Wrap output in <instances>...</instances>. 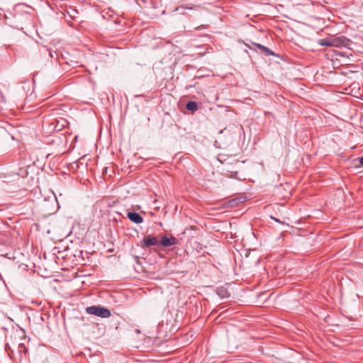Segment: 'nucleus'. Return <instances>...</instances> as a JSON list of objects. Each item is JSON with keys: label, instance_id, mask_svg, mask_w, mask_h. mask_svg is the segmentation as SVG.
I'll list each match as a JSON object with an SVG mask.
<instances>
[{"label": "nucleus", "instance_id": "8", "mask_svg": "<svg viewBox=\"0 0 363 363\" xmlns=\"http://www.w3.org/2000/svg\"><path fill=\"white\" fill-rule=\"evenodd\" d=\"M259 50H260V52L262 54H263L264 56H270V55L277 56L275 52H274L272 50H271L269 48H268L267 47H266L264 45H262V47H261V49Z\"/></svg>", "mask_w": 363, "mask_h": 363}, {"label": "nucleus", "instance_id": "11", "mask_svg": "<svg viewBox=\"0 0 363 363\" xmlns=\"http://www.w3.org/2000/svg\"><path fill=\"white\" fill-rule=\"evenodd\" d=\"M229 204L230 206H234L235 205L237 204V201L235 199H232L229 201Z\"/></svg>", "mask_w": 363, "mask_h": 363}, {"label": "nucleus", "instance_id": "9", "mask_svg": "<svg viewBox=\"0 0 363 363\" xmlns=\"http://www.w3.org/2000/svg\"><path fill=\"white\" fill-rule=\"evenodd\" d=\"M186 108L187 110L194 112L198 110V104L195 101H189L186 105Z\"/></svg>", "mask_w": 363, "mask_h": 363}, {"label": "nucleus", "instance_id": "7", "mask_svg": "<svg viewBox=\"0 0 363 363\" xmlns=\"http://www.w3.org/2000/svg\"><path fill=\"white\" fill-rule=\"evenodd\" d=\"M318 45L325 47H333L331 36L318 40Z\"/></svg>", "mask_w": 363, "mask_h": 363}, {"label": "nucleus", "instance_id": "4", "mask_svg": "<svg viewBox=\"0 0 363 363\" xmlns=\"http://www.w3.org/2000/svg\"><path fill=\"white\" fill-rule=\"evenodd\" d=\"M160 245V240L156 237L151 236L150 235H146L140 242V247L143 249L149 247L150 246H157Z\"/></svg>", "mask_w": 363, "mask_h": 363}, {"label": "nucleus", "instance_id": "6", "mask_svg": "<svg viewBox=\"0 0 363 363\" xmlns=\"http://www.w3.org/2000/svg\"><path fill=\"white\" fill-rule=\"evenodd\" d=\"M127 217L133 223L139 224L143 222V218L137 212H128Z\"/></svg>", "mask_w": 363, "mask_h": 363}, {"label": "nucleus", "instance_id": "13", "mask_svg": "<svg viewBox=\"0 0 363 363\" xmlns=\"http://www.w3.org/2000/svg\"><path fill=\"white\" fill-rule=\"evenodd\" d=\"M358 160H359V162L360 164L362 166H363V156L359 157Z\"/></svg>", "mask_w": 363, "mask_h": 363}, {"label": "nucleus", "instance_id": "3", "mask_svg": "<svg viewBox=\"0 0 363 363\" xmlns=\"http://www.w3.org/2000/svg\"><path fill=\"white\" fill-rule=\"evenodd\" d=\"M56 202V198L55 196L50 199H40L38 203L42 206L45 211L48 213L51 214L54 210V205Z\"/></svg>", "mask_w": 363, "mask_h": 363}, {"label": "nucleus", "instance_id": "5", "mask_svg": "<svg viewBox=\"0 0 363 363\" xmlns=\"http://www.w3.org/2000/svg\"><path fill=\"white\" fill-rule=\"evenodd\" d=\"M178 240L174 236H171L167 238L166 236H162L161 240H160V245L163 247H170L174 245H177Z\"/></svg>", "mask_w": 363, "mask_h": 363}, {"label": "nucleus", "instance_id": "14", "mask_svg": "<svg viewBox=\"0 0 363 363\" xmlns=\"http://www.w3.org/2000/svg\"><path fill=\"white\" fill-rule=\"evenodd\" d=\"M22 334L25 336V331L22 329H21Z\"/></svg>", "mask_w": 363, "mask_h": 363}, {"label": "nucleus", "instance_id": "2", "mask_svg": "<svg viewBox=\"0 0 363 363\" xmlns=\"http://www.w3.org/2000/svg\"><path fill=\"white\" fill-rule=\"evenodd\" d=\"M332 38V43H333V47L335 48H341V47H345L348 48L350 46V45L352 43V42L346 38L344 35H333Z\"/></svg>", "mask_w": 363, "mask_h": 363}, {"label": "nucleus", "instance_id": "1", "mask_svg": "<svg viewBox=\"0 0 363 363\" xmlns=\"http://www.w3.org/2000/svg\"><path fill=\"white\" fill-rule=\"evenodd\" d=\"M85 311L88 314L94 315L103 318H107L111 315L110 310L101 306H88L86 308Z\"/></svg>", "mask_w": 363, "mask_h": 363}, {"label": "nucleus", "instance_id": "10", "mask_svg": "<svg viewBox=\"0 0 363 363\" xmlns=\"http://www.w3.org/2000/svg\"><path fill=\"white\" fill-rule=\"evenodd\" d=\"M217 294H218V296L221 298H226V297H228L230 296V294L229 292L228 291V290L224 288V287H220V288H218V290H217Z\"/></svg>", "mask_w": 363, "mask_h": 363}, {"label": "nucleus", "instance_id": "12", "mask_svg": "<svg viewBox=\"0 0 363 363\" xmlns=\"http://www.w3.org/2000/svg\"><path fill=\"white\" fill-rule=\"evenodd\" d=\"M252 44L255 46L256 48H257L259 50L261 49V47H262V45L259 44V43H252Z\"/></svg>", "mask_w": 363, "mask_h": 363}]
</instances>
